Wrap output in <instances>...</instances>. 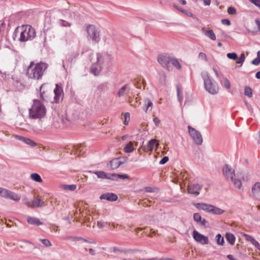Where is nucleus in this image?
<instances>
[{
    "instance_id": "7c9ffc66",
    "label": "nucleus",
    "mask_w": 260,
    "mask_h": 260,
    "mask_svg": "<svg viewBox=\"0 0 260 260\" xmlns=\"http://www.w3.org/2000/svg\"><path fill=\"white\" fill-rule=\"evenodd\" d=\"M22 141L23 142H24L25 144H27L32 147H34L37 145V144L36 142H35L34 141L31 140V139L27 138L24 137V139Z\"/></svg>"
},
{
    "instance_id": "6ab92c4d",
    "label": "nucleus",
    "mask_w": 260,
    "mask_h": 260,
    "mask_svg": "<svg viewBox=\"0 0 260 260\" xmlns=\"http://www.w3.org/2000/svg\"><path fill=\"white\" fill-rule=\"evenodd\" d=\"M196 207L199 209L203 210L206 212L211 213L213 205L205 203H197L196 204Z\"/></svg>"
},
{
    "instance_id": "f257e3e1",
    "label": "nucleus",
    "mask_w": 260,
    "mask_h": 260,
    "mask_svg": "<svg viewBox=\"0 0 260 260\" xmlns=\"http://www.w3.org/2000/svg\"><path fill=\"white\" fill-rule=\"evenodd\" d=\"M112 58L110 55L100 53H91L90 55V60L92 63L90 72L94 76H98L103 69L105 62L111 61Z\"/></svg>"
},
{
    "instance_id": "2eb2a0df",
    "label": "nucleus",
    "mask_w": 260,
    "mask_h": 260,
    "mask_svg": "<svg viewBox=\"0 0 260 260\" xmlns=\"http://www.w3.org/2000/svg\"><path fill=\"white\" fill-rule=\"evenodd\" d=\"M94 173L96 175L98 178L102 179L114 180V177H116L115 174H107L105 172L101 171L94 172Z\"/></svg>"
},
{
    "instance_id": "ea45409f",
    "label": "nucleus",
    "mask_w": 260,
    "mask_h": 260,
    "mask_svg": "<svg viewBox=\"0 0 260 260\" xmlns=\"http://www.w3.org/2000/svg\"><path fill=\"white\" fill-rule=\"evenodd\" d=\"M227 11L230 15H235L237 13L236 9L232 7H229Z\"/></svg>"
},
{
    "instance_id": "e433bc0d",
    "label": "nucleus",
    "mask_w": 260,
    "mask_h": 260,
    "mask_svg": "<svg viewBox=\"0 0 260 260\" xmlns=\"http://www.w3.org/2000/svg\"><path fill=\"white\" fill-rule=\"evenodd\" d=\"M176 88H177L178 100L179 102L180 103H181L182 100H183V96L180 95V89L179 86L178 85H177Z\"/></svg>"
},
{
    "instance_id": "864d4df0",
    "label": "nucleus",
    "mask_w": 260,
    "mask_h": 260,
    "mask_svg": "<svg viewBox=\"0 0 260 260\" xmlns=\"http://www.w3.org/2000/svg\"><path fill=\"white\" fill-rule=\"evenodd\" d=\"M252 244L256 248H257L258 250H260V244L257 241H256L255 240H254L253 242L252 243Z\"/></svg>"
},
{
    "instance_id": "423d86ee",
    "label": "nucleus",
    "mask_w": 260,
    "mask_h": 260,
    "mask_svg": "<svg viewBox=\"0 0 260 260\" xmlns=\"http://www.w3.org/2000/svg\"><path fill=\"white\" fill-rule=\"evenodd\" d=\"M14 32H20L19 41L22 42L31 40L36 36L35 29L30 25H22L20 27H17Z\"/></svg>"
},
{
    "instance_id": "9b49d317",
    "label": "nucleus",
    "mask_w": 260,
    "mask_h": 260,
    "mask_svg": "<svg viewBox=\"0 0 260 260\" xmlns=\"http://www.w3.org/2000/svg\"><path fill=\"white\" fill-rule=\"evenodd\" d=\"M192 236L195 241L201 244L205 245L209 243V241L208 237L201 234L196 230L193 231Z\"/></svg>"
},
{
    "instance_id": "603ef678",
    "label": "nucleus",
    "mask_w": 260,
    "mask_h": 260,
    "mask_svg": "<svg viewBox=\"0 0 260 260\" xmlns=\"http://www.w3.org/2000/svg\"><path fill=\"white\" fill-rule=\"evenodd\" d=\"M23 203L26 205L28 207L30 208L31 202L28 201L26 198H24L22 200Z\"/></svg>"
},
{
    "instance_id": "a211bd4d",
    "label": "nucleus",
    "mask_w": 260,
    "mask_h": 260,
    "mask_svg": "<svg viewBox=\"0 0 260 260\" xmlns=\"http://www.w3.org/2000/svg\"><path fill=\"white\" fill-rule=\"evenodd\" d=\"M130 90V86L128 84H125L121 87L117 92V95L119 97L127 95Z\"/></svg>"
},
{
    "instance_id": "72a5a7b5",
    "label": "nucleus",
    "mask_w": 260,
    "mask_h": 260,
    "mask_svg": "<svg viewBox=\"0 0 260 260\" xmlns=\"http://www.w3.org/2000/svg\"><path fill=\"white\" fill-rule=\"evenodd\" d=\"M77 188V186L75 184H70V185H63V188L64 190L74 191Z\"/></svg>"
},
{
    "instance_id": "7ed1b4c3",
    "label": "nucleus",
    "mask_w": 260,
    "mask_h": 260,
    "mask_svg": "<svg viewBox=\"0 0 260 260\" xmlns=\"http://www.w3.org/2000/svg\"><path fill=\"white\" fill-rule=\"evenodd\" d=\"M157 61L162 67L167 69L168 71L172 70L171 64L178 70L181 68V66L177 59L170 54H160L157 57Z\"/></svg>"
},
{
    "instance_id": "a18cd8bd",
    "label": "nucleus",
    "mask_w": 260,
    "mask_h": 260,
    "mask_svg": "<svg viewBox=\"0 0 260 260\" xmlns=\"http://www.w3.org/2000/svg\"><path fill=\"white\" fill-rule=\"evenodd\" d=\"M250 3L260 9V0H248Z\"/></svg>"
},
{
    "instance_id": "6e6d98bb",
    "label": "nucleus",
    "mask_w": 260,
    "mask_h": 260,
    "mask_svg": "<svg viewBox=\"0 0 260 260\" xmlns=\"http://www.w3.org/2000/svg\"><path fill=\"white\" fill-rule=\"evenodd\" d=\"M153 121L156 126H158L159 125L160 121V120L157 117L154 118Z\"/></svg>"
},
{
    "instance_id": "5701e85b",
    "label": "nucleus",
    "mask_w": 260,
    "mask_h": 260,
    "mask_svg": "<svg viewBox=\"0 0 260 260\" xmlns=\"http://www.w3.org/2000/svg\"><path fill=\"white\" fill-rule=\"evenodd\" d=\"M153 106L152 101L149 98L144 99V105L143 109L147 112L148 110L151 111Z\"/></svg>"
},
{
    "instance_id": "bf43d9fd",
    "label": "nucleus",
    "mask_w": 260,
    "mask_h": 260,
    "mask_svg": "<svg viewBox=\"0 0 260 260\" xmlns=\"http://www.w3.org/2000/svg\"><path fill=\"white\" fill-rule=\"evenodd\" d=\"M129 116H130V114L129 113L127 112L124 115V118H125V121H124V124H127V123H126V119L127 118V117L128 118H129Z\"/></svg>"
},
{
    "instance_id": "e2e57ef3",
    "label": "nucleus",
    "mask_w": 260,
    "mask_h": 260,
    "mask_svg": "<svg viewBox=\"0 0 260 260\" xmlns=\"http://www.w3.org/2000/svg\"><path fill=\"white\" fill-rule=\"evenodd\" d=\"M89 252L92 255H95V250L94 249H92V248L89 249Z\"/></svg>"
},
{
    "instance_id": "6e6552de",
    "label": "nucleus",
    "mask_w": 260,
    "mask_h": 260,
    "mask_svg": "<svg viewBox=\"0 0 260 260\" xmlns=\"http://www.w3.org/2000/svg\"><path fill=\"white\" fill-rule=\"evenodd\" d=\"M87 38L94 43H98L100 40V30L93 25L86 26Z\"/></svg>"
},
{
    "instance_id": "20e7f679",
    "label": "nucleus",
    "mask_w": 260,
    "mask_h": 260,
    "mask_svg": "<svg viewBox=\"0 0 260 260\" xmlns=\"http://www.w3.org/2000/svg\"><path fill=\"white\" fill-rule=\"evenodd\" d=\"M46 113V109L45 106L38 100L33 101V104L29 109V117L30 119H41Z\"/></svg>"
},
{
    "instance_id": "774afa93",
    "label": "nucleus",
    "mask_w": 260,
    "mask_h": 260,
    "mask_svg": "<svg viewBox=\"0 0 260 260\" xmlns=\"http://www.w3.org/2000/svg\"><path fill=\"white\" fill-rule=\"evenodd\" d=\"M255 77L257 78V79H260V71H258L256 73V75H255Z\"/></svg>"
},
{
    "instance_id": "bb28decb",
    "label": "nucleus",
    "mask_w": 260,
    "mask_h": 260,
    "mask_svg": "<svg viewBox=\"0 0 260 260\" xmlns=\"http://www.w3.org/2000/svg\"><path fill=\"white\" fill-rule=\"evenodd\" d=\"M216 243L218 245L223 246L224 243V238L221 234H218L215 237Z\"/></svg>"
},
{
    "instance_id": "5fc2aeb1",
    "label": "nucleus",
    "mask_w": 260,
    "mask_h": 260,
    "mask_svg": "<svg viewBox=\"0 0 260 260\" xmlns=\"http://www.w3.org/2000/svg\"><path fill=\"white\" fill-rule=\"evenodd\" d=\"M105 225V223L104 222L99 221H98V222H97V226L99 228H102L104 227Z\"/></svg>"
},
{
    "instance_id": "052dcab7",
    "label": "nucleus",
    "mask_w": 260,
    "mask_h": 260,
    "mask_svg": "<svg viewBox=\"0 0 260 260\" xmlns=\"http://www.w3.org/2000/svg\"><path fill=\"white\" fill-rule=\"evenodd\" d=\"M205 6H209L211 4V0H203Z\"/></svg>"
},
{
    "instance_id": "4be33fe9",
    "label": "nucleus",
    "mask_w": 260,
    "mask_h": 260,
    "mask_svg": "<svg viewBox=\"0 0 260 260\" xmlns=\"http://www.w3.org/2000/svg\"><path fill=\"white\" fill-rule=\"evenodd\" d=\"M45 206V204L43 201L40 199H37L31 202L30 208H39L44 207Z\"/></svg>"
},
{
    "instance_id": "1a4fd4ad",
    "label": "nucleus",
    "mask_w": 260,
    "mask_h": 260,
    "mask_svg": "<svg viewBox=\"0 0 260 260\" xmlns=\"http://www.w3.org/2000/svg\"><path fill=\"white\" fill-rule=\"evenodd\" d=\"M187 127L188 132L194 142L198 145H201L203 143V138L201 133L190 125H188Z\"/></svg>"
},
{
    "instance_id": "338daca9",
    "label": "nucleus",
    "mask_w": 260,
    "mask_h": 260,
    "mask_svg": "<svg viewBox=\"0 0 260 260\" xmlns=\"http://www.w3.org/2000/svg\"><path fill=\"white\" fill-rule=\"evenodd\" d=\"M243 62H244V61L239 58L238 59V60L237 61V63L241 64L240 66H241L242 65Z\"/></svg>"
},
{
    "instance_id": "2f4dec72",
    "label": "nucleus",
    "mask_w": 260,
    "mask_h": 260,
    "mask_svg": "<svg viewBox=\"0 0 260 260\" xmlns=\"http://www.w3.org/2000/svg\"><path fill=\"white\" fill-rule=\"evenodd\" d=\"M244 94L249 98L252 96V90L251 88L248 86H246L244 88Z\"/></svg>"
},
{
    "instance_id": "0e129e2a",
    "label": "nucleus",
    "mask_w": 260,
    "mask_h": 260,
    "mask_svg": "<svg viewBox=\"0 0 260 260\" xmlns=\"http://www.w3.org/2000/svg\"><path fill=\"white\" fill-rule=\"evenodd\" d=\"M226 257L229 260H237L236 259L234 258V256L231 254L228 255Z\"/></svg>"
},
{
    "instance_id": "f704fd0d",
    "label": "nucleus",
    "mask_w": 260,
    "mask_h": 260,
    "mask_svg": "<svg viewBox=\"0 0 260 260\" xmlns=\"http://www.w3.org/2000/svg\"><path fill=\"white\" fill-rule=\"evenodd\" d=\"M39 240L42 242L43 244L46 246V247H49L52 246L51 243L50 241L46 239H40Z\"/></svg>"
},
{
    "instance_id": "c9c22d12",
    "label": "nucleus",
    "mask_w": 260,
    "mask_h": 260,
    "mask_svg": "<svg viewBox=\"0 0 260 260\" xmlns=\"http://www.w3.org/2000/svg\"><path fill=\"white\" fill-rule=\"evenodd\" d=\"M227 57L231 59H233V60H236L238 58V55L237 54L235 53V52H233V53H228L226 55Z\"/></svg>"
},
{
    "instance_id": "58836bf2",
    "label": "nucleus",
    "mask_w": 260,
    "mask_h": 260,
    "mask_svg": "<svg viewBox=\"0 0 260 260\" xmlns=\"http://www.w3.org/2000/svg\"><path fill=\"white\" fill-rule=\"evenodd\" d=\"M223 84L224 86L227 89H230L231 87V84L229 80L226 78H223Z\"/></svg>"
},
{
    "instance_id": "cd10ccee",
    "label": "nucleus",
    "mask_w": 260,
    "mask_h": 260,
    "mask_svg": "<svg viewBox=\"0 0 260 260\" xmlns=\"http://www.w3.org/2000/svg\"><path fill=\"white\" fill-rule=\"evenodd\" d=\"M224 210L218 208L216 206H213L211 213L216 215H221L224 213Z\"/></svg>"
},
{
    "instance_id": "0eeeda50",
    "label": "nucleus",
    "mask_w": 260,
    "mask_h": 260,
    "mask_svg": "<svg viewBox=\"0 0 260 260\" xmlns=\"http://www.w3.org/2000/svg\"><path fill=\"white\" fill-rule=\"evenodd\" d=\"M222 172L225 178L227 180H230L235 187L239 189L242 188L241 180L235 178V170L230 166L228 165H224L222 167Z\"/></svg>"
},
{
    "instance_id": "9d476101",
    "label": "nucleus",
    "mask_w": 260,
    "mask_h": 260,
    "mask_svg": "<svg viewBox=\"0 0 260 260\" xmlns=\"http://www.w3.org/2000/svg\"><path fill=\"white\" fill-rule=\"evenodd\" d=\"M54 102L59 103L63 100V91L61 84H56L54 90Z\"/></svg>"
},
{
    "instance_id": "37998d69",
    "label": "nucleus",
    "mask_w": 260,
    "mask_h": 260,
    "mask_svg": "<svg viewBox=\"0 0 260 260\" xmlns=\"http://www.w3.org/2000/svg\"><path fill=\"white\" fill-rule=\"evenodd\" d=\"M116 177H114V180H117L118 179H124L128 178V176L127 175H121V174H115Z\"/></svg>"
},
{
    "instance_id": "79ce46f5",
    "label": "nucleus",
    "mask_w": 260,
    "mask_h": 260,
    "mask_svg": "<svg viewBox=\"0 0 260 260\" xmlns=\"http://www.w3.org/2000/svg\"><path fill=\"white\" fill-rule=\"evenodd\" d=\"M198 57L202 60L207 61V57L205 53L203 52H200L199 54Z\"/></svg>"
},
{
    "instance_id": "c85d7f7f",
    "label": "nucleus",
    "mask_w": 260,
    "mask_h": 260,
    "mask_svg": "<svg viewBox=\"0 0 260 260\" xmlns=\"http://www.w3.org/2000/svg\"><path fill=\"white\" fill-rule=\"evenodd\" d=\"M124 151L126 153L132 152L134 150L133 144L132 142L127 144L123 148Z\"/></svg>"
},
{
    "instance_id": "f03ea898",
    "label": "nucleus",
    "mask_w": 260,
    "mask_h": 260,
    "mask_svg": "<svg viewBox=\"0 0 260 260\" xmlns=\"http://www.w3.org/2000/svg\"><path fill=\"white\" fill-rule=\"evenodd\" d=\"M48 67L47 63L43 62L34 63L31 61L27 68L26 75L28 78L30 79H41Z\"/></svg>"
},
{
    "instance_id": "680f3d73",
    "label": "nucleus",
    "mask_w": 260,
    "mask_h": 260,
    "mask_svg": "<svg viewBox=\"0 0 260 260\" xmlns=\"http://www.w3.org/2000/svg\"><path fill=\"white\" fill-rule=\"evenodd\" d=\"M15 138L16 139H17V140L22 141L23 140L24 137L21 136H19V135H15Z\"/></svg>"
},
{
    "instance_id": "a878e982",
    "label": "nucleus",
    "mask_w": 260,
    "mask_h": 260,
    "mask_svg": "<svg viewBox=\"0 0 260 260\" xmlns=\"http://www.w3.org/2000/svg\"><path fill=\"white\" fill-rule=\"evenodd\" d=\"M173 6L177 10H178V11H180L181 12L184 13L187 16L191 17H193V15L191 12H188L187 11H186V10L181 8L180 7L177 6L175 4H173Z\"/></svg>"
},
{
    "instance_id": "412c9836",
    "label": "nucleus",
    "mask_w": 260,
    "mask_h": 260,
    "mask_svg": "<svg viewBox=\"0 0 260 260\" xmlns=\"http://www.w3.org/2000/svg\"><path fill=\"white\" fill-rule=\"evenodd\" d=\"M123 164L124 162L121 161L119 158H116L110 161V166L111 169L114 170Z\"/></svg>"
},
{
    "instance_id": "3c124183",
    "label": "nucleus",
    "mask_w": 260,
    "mask_h": 260,
    "mask_svg": "<svg viewBox=\"0 0 260 260\" xmlns=\"http://www.w3.org/2000/svg\"><path fill=\"white\" fill-rule=\"evenodd\" d=\"M145 190L146 192H154L155 191L154 188L149 186L146 187L145 188Z\"/></svg>"
},
{
    "instance_id": "49530a36",
    "label": "nucleus",
    "mask_w": 260,
    "mask_h": 260,
    "mask_svg": "<svg viewBox=\"0 0 260 260\" xmlns=\"http://www.w3.org/2000/svg\"><path fill=\"white\" fill-rule=\"evenodd\" d=\"M221 23L223 25H230L231 23L230 20L228 19H223L221 20Z\"/></svg>"
},
{
    "instance_id": "13d9d810",
    "label": "nucleus",
    "mask_w": 260,
    "mask_h": 260,
    "mask_svg": "<svg viewBox=\"0 0 260 260\" xmlns=\"http://www.w3.org/2000/svg\"><path fill=\"white\" fill-rule=\"evenodd\" d=\"M255 23H256V25H257V27L258 28L259 31H260V20L257 19H256L255 20Z\"/></svg>"
},
{
    "instance_id": "4d7b16f0",
    "label": "nucleus",
    "mask_w": 260,
    "mask_h": 260,
    "mask_svg": "<svg viewBox=\"0 0 260 260\" xmlns=\"http://www.w3.org/2000/svg\"><path fill=\"white\" fill-rule=\"evenodd\" d=\"M207 222V221L206 220L205 218H202L201 221H200L199 223L202 225L206 226V224Z\"/></svg>"
},
{
    "instance_id": "ddd939ff",
    "label": "nucleus",
    "mask_w": 260,
    "mask_h": 260,
    "mask_svg": "<svg viewBox=\"0 0 260 260\" xmlns=\"http://www.w3.org/2000/svg\"><path fill=\"white\" fill-rule=\"evenodd\" d=\"M252 197L255 200L260 201V182H256L251 188Z\"/></svg>"
},
{
    "instance_id": "473e14b6",
    "label": "nucleus",
    "mask_w": 260,
    "mask_h": 260,
    "mask_svg": "<svg viewBox=\"0 0 260 260\" xmlns=\"http://www.w3.org/2000/svg\"><path fill=\"white\" fill-rule=\"evenodd\" d=\"M58 24L60 26L62 27H70L72 25L71 23L68 22L62 19L59 20Z\"/></svg>"
},
{
    "instance_id": "f3484780",
    "label": "nucleus",
    "mask_w": 260,
    "mask_h": 260,
    "mask_svg": "<svg viewBox=\"0 0 260 260\" xmlns=\"http://www.w3.org/2000/svg\"><path fill=\"white\" fill-rule=\"evenodd\" d=\"M158 145V143L156 139H151L148 142L147 146L144 147V149L147 151H150L154 148L157 147Z\"/></svg>"
},
{
    "instance_id": "aec40b11",
    "label": "nucleus",
    "mask_w": 260,
    "mask_h": 260,
    "mask_svg": "<svg viewBox=\"0 0 260 260\" xmlns=\"http://www.w3.org/2000/svg\"><path fill=\"white\" fill-rule=\"evenodd\" d=\"M26 220L28 223L31 225L38 226L43 224V222H41L39 219L37 217L27 216Z\"/></svg>"
},
{
    "instance_id": "69168bd1",
    "label": "nucleus",
    "mask_w": 260,
    "mask_h": 260,
    "mask_svg": "<svg viewBox=\"0 0 260 260\" xmlns=\"http://www.w3.org/2000/svg\"><path fill=\"white\" fill-rule=\"evenodd\" d=\"M213 70L214 72L215 73L216 77L217 78H218L219 77V73H218V71L215 68H213Z\"/></svg>"
},
{
    "instance_id": "8fccbe9b",
    "label": "nucleus",
    "mask_w": 260,
    "mask_h": 260,
    "mask_svg": "<svg viewBox=\"0 0 260 260\" xmlns=\"http://www.w3.org/2000/svg\"><path fill=\"white\" fill-rule=\"evenodd\" d=\"M45 85V84H42L40 88V98L42 100H45V98H44V96H43V94H44V91H42V88Z\"/></svg>"
},
{
    "instance_id": "b1692460",
    "label": "nucleus",
    "mask_w": 260,
    "mask_h": 260,
    "mask_svg": "<svg viewBox=\"0 0 260 260\" xmlns=\"http://www.w3.org/2000/svg\"><path fill=\"white\" fill-rule=\"evenodd\" d=\"M225 239L231 245H233L235 244L236 237L233 234L227 233L225 235Z\"/></svg>"
},
{
    "instance_id": "39448f33",
    "label": "nucleus",
    "mask_w": 260,
    "mask_h": 260,
    "mask_svg": "<svg viewBox=\"0 0 260 260\" xmlns=\"http://www.w3.org/2000/svg\"><path fill=\"white\" fill-rule=\"evenodd\" d=\"M201 76L204 81L205 90L211 94H216L219 91V87L217 83L213 80L207 71H203Z\"/></svg>"
},
{
    "instance_id": "f8f14e48",
    "label": "nucleus",
    "mask_w": 260,
    "mask_h": 260,
    "mask_svg": "<svg viewBox=\"0 0 260 260\" xmlns=\"http://www.w3.org/2000/svg\"><path fill=\"white\" fill-rule=\"evenodd\" d=\"M2 197L8 198L13 201L18 202L20 200V196L17 193L9 190L5 189L2 192Z\"/></svg>"
},
{
    "instance_id": "de8ad7c7",
    "label": "nucleus",
    "mask_w": 260,
    "mask_h": 260,
    "mask_svg": "<svg viewBox=\"0 0 260 260\" xmlns=\"http://www.w3.org/2000/svg\"><path fill=\"white\" fill-rule=\"evenodd\" d=\"M169 160V157L168 156H164L160 161L159 164L164 165L166 164Z\"/></svg>"
},
{
    "instance_id": "09e8293b",
    "label": "nucleus",
    "mask_w": 260,
    "mask_h": 260,
    "mask_svg": "<svg viewBox=\"0 0 260 260\" xmlns=\"http://www.w3.org/2000/svg\"><path fill=\"white\" fill-rule=\"evenodd\" d=\"M251 63L254 65L258 66L260 63V58L256 57L252 61Z\"/></svg>"
},
{
    "instance_id": "4468645a",
    "label": "nucleus",
    "mask_w": 260,
    "mask_h": 260,
    "mask_svg": "<svg viewBox=\"0 0 260 260\" xmlns=\"http://www.w3.org/2000/svg\"><path fill=\"white\" fill-rule=\"evenodd\" d=\"M202 185L199 184H192L188 186V192L189 193L198 196L200 193V190L202 189Z\"/></svg>"
},
{
    "instance_id": "393cba45",
    "label": "nucleus",
    "mask_w": 260,
    "mask_h": 260,
    "mask_svg": "<svg viewBox=\"0 0 260 260\" xmlns=\"http://www.w3.org/2000/svg\"><path fill=\"white\" fill-rule=\"evenodd\" d=\"M204 34L213 41H215L216 39L215 34L212 29L207 30L204 32Z\"/></svg>"
},
{
    "instance_id": "c756f323",
    "label": "nucleus",
    "mask_w": 260,
    "mask_h": 260,
    "mask_svg": "<svg viewBox=\"0 0 260 260\" xmlns=\"http://www.w3.org/2000/svg\"><path fill=\"white\" fill-rule=\"evenodd\" d=\"M30 178L38 182H42L43 181L40 175L37 173H32L30 175Z\"/></svg>"
},
{
    "instance_id": "dca6fc26",
    "label": "nucleus",
    "mask_w": 260,
    "mask_h": 260,
    "mask_svg": "<svg viewBox=\"0 0 260 260\" xmlns=\"http://www.w3.org/2000/svg\"><path fill=\"white\" fill-rule=\"evenodd\" d=\"M100 199L101 200H106L109 201H115L117 200L118 197L114 193L108 192L102 194L100 197Z\"/></svg>"
},
{
    "instance_id": "4c0bfd02",
    "label": "nucleus",
    "mask_w": 260,
    "mask_h": 260,
    "mask_svg": "<svg viewBox=\"0 0 260 260\" xmlns=\"http://www.w3.org/2000/svg\"><path fill=\"white\" fill-rule=\"evenodd\" d=\"M193 219L199 223L201 221L202 218L199 213H196L193 214Z\"/></svg>"
},
{
    "instance_id": "a19ab883",
    "label": "nucleus",
    "mask_w": 260,
    "mask_h": 260,
    "mask_svg": "<svg viewBox=\"0 0 260 260\" xmlns=\"http://www.w3.org/2000/svg\"><path fill=\"white\" fill-rule=\"evenodd\" d=\"M243 236L246 240H247L248 241H250L251 243L255 240L252 236H251L249 235H247L246 234H244L243 235Z\"/></svg>"
},
{
    "instance_id": "c03bdc74",
    "label": "nucleus",
    "mask_w": 260,
    "mask_h": 260,
    "mask_svg": "<svg viewBox=\"0 0 260 260\" xmlns=\"http://www.w3.org/2000/svg\"><path fill=\"white\" fill-rule=\"evenodd\" d=\"M75 240H82L83 242L90 243H92V244H96V242L95 241H89L87 240V239L81 238V237H76V238H75Z\"/></svg>"
}]
</instances>
